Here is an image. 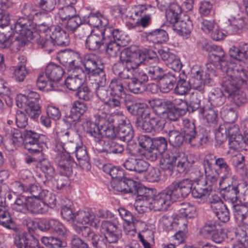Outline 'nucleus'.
Listing matches in <instances>:
<instances>
[{
    "label": "nucleus",
    "mask_w": 248,
    "mask_h": 248,
    "mask_svg": "<svg viewBox=\"0 0 248 248\" xmlns=\"http://www.w3.org/2000/svg\"><path fill=\"white\" fill-rule=\"evenodd\" d=\"M158 61L156 58L147 57L138 49L129 47L121 53L120 61L112 67L114 74L121 78L132 79L136 74L140 73L139 67L151 64V61Z\"/></svg>",
    "instance_id": "f257e3e1"
},
{
    "label": "nucleus",
    "mask_w": 248,
    "mask_h": 248,
    "mask_svg": "<svg viewBox=\"0 0 248 248\" xmlns=\"http://www.w3.org/2000/svg\"><path fill=\"white\" fill-rule=\"evenodd\" d=\"M184 123V133L177 130L169 131V141L173 147H180L185 141L193 147L200 148L208 142L209 133L205 128H196L194 124L187 119L185 120Z\"/></svg>",
    "instance_id": "f03ea898"
},
{
    "label": "nucleus",
    "mask_w": 248,
    "mask_h": 248,
    "mask_svg": "<svg viewBox=\"0 0 248 248\" xmlns=\"http://www.w3.org/2000/svg\"><path fill=\"white\" fill-rule=\"evenodd\" d=\"M94 123L90 120H86L82 124L85 131L93 137L96 142L101 143L103 137L102 131L104 136L110 140L118 139L117 132L114 130L115 123V116H111L103 110L99 109L95 115Z\"/></svg>",
    "instance_id": "7ed1b4c3"
},
{
    "label": "nucleus",
    "mask_w": 248,
    "mask_h": 248,
    "mask_svg": "<svg viewBox=\"0 0 248 248\" xmlns=\"http://www.w3.org/2000/svg\"><path fill=\"white\" fill-rule=\"evenodd\" d=\"M38 36L36 42L50 53L54 46H65L70 44L68 34L60 25L49 27L45 23L39 24L37 27Z\"/></svg>",
    "instance_id": "20e7f679"
},
{
    "label": "nucleus",
    "mask_w": 248,
    "mask_h": 248,
    "mask_svg": "<svg viewBox=\"0 0 248 248\" xmlns=\"http://www.w3.org/2000/svg\"><path fill=\"white\" fill-rule=\"evenodd\" d=\"M227 70L222 71L226 74L222 82V88L224 92L230 95L240 90L243 83L248 80V71L237 64H231Z\"/></svg>",
    "instance_id": "39448f33"
},
{
    "label": "nucleus",
    "mask_w": 248,
    "mask_h": 248,
    "mask_svg": "<svg viewBox=\"0 0 248 248\" xmlns=\"http://www.w3.org/2000/svg\"><path fill=\"white\" fill-rule=\"evenodd\" d=\"M63 73L61 66L49 63L46 66L45 72L40 73L36 81L37 86L41 90L56 91L57 90V82L61 79Z\"/></svg>",
    "instance_id": "423d86ee"
},
{
    "label": "nucleus",
    "mask_w": 248,
    "mask_h": 248,
    "mask_svg": "<svg viewBox=\"0 0 248 248\" xmlns=\"http://www.w3.org/2000/svg\"><path fill=\"white\" fill-rule=\"evenodd\" d=\"M205 71L199 70L195 71L192 70L189 81L192 88L199 92L201 93L204 92L205 83L213 78L216 76V72L215 70V65L211 63L206 64Z\"/></svg>",
    "instance_id": "0eeeda50"
},
{
    "label": "nucleus",
    "mask_w": 248,
    "mask_h": 248,
    "mask_svg": "<svg viewBox=\"0 0 248 248\" xmlns=\"http://www.w3.org/2000/svg\"><path fill=\"white\" fill-rule=\"evenodd\" d=\"M13 208L20 212L26 213L29 211L35 214H44L47 211V206L41 200L25 197L23 195H20L16 199Z\"/></svg>",
    "instance_id": "6e6552de"
},
{
    "label": "nucleus",
    "mask_w": 248,
    "mask_h": 248,
    "mask_svg": "<svg viewBox=\"0 0 248 248\" xmlns=\"http://www.w3.org/2000/svg\"><path fill=\"white\" fill-rule=\"evenodd\" d=\"M23 140L25 148L31 154H38L46 146L47 141L46 137L32 130H22Z\"/></svg>",
    "instance_id": "1a4fd4ad"
},
{
    "label": "nucleus",
    "mask_w": 248,
    "mask_h": 248,
    "mask_svg": "<svg viewBox=\"0 0 248 248\" xmlns=\"http://www.w3.org/2000/svg\"><path fill=\"white\" fill-rule=\"evenodd\" d=\"M38 25L34 24L29 18L21 17L15 23L13 30L17 34L29 38H33L34 36L36 39L38 34L34 31Z\"/></svg>",
    "instance_id": "9d476101"
},
{
    "label": "nucleus",
    "mask_w": 248,
    "mask_h": 248,
    "mask_svg": "<svg viewBox=\"0 0 248 248\" xmlns=\"http://www.w3.org/2000/svg\"><path fill=\"white\" fill-rule=\"evenodd\" d=\"M77 233L91 242L93 248H107L108 243L105 237L94 232L88 226L77 227Z\"/></svg>",
    "instance_id": "9b49d317"
},
{
    "label": "nucleus",
    "mask_w": 248,
    "mask_h": 248,
    "mask_svg": "<svg viewBox=\"0 0 248 248\" xmlns=\"http://www.w3.org/2000/svg\"><path fill=\"white\" fill-rule=\"evenodd\" d=\"M124 104L127 110L133 115L138 116L139 117L144 119L150 117V112L152 109L145 104L137 102L131 95H125Z\"/></svg>",
    "instance_id": "f8f14e48"
},
{
    "label": "nucleus",
    "mask_w": 248,
    "mask_h": 248,
    "mask_svg": "<svg viewBox=\"0 0 248 248\" xmlns=\"http://www.w3.org/2000/svg\"><path fill=\"white\" fill-rule=\"evenodd\" d=\"M118 139L125 142L130 141L134 137L133 127L128 119L124 116H115Z\"/></svg>",
    "instance_id": "ddd939ff"
},
{
    "label": "nucleus",
    "mask_w": 248,
    "mask_h": 248,
    "mask_svg": "<svg viewBox=\"0 0 248 248\" xmlns=\"http://www.w3.org/2000/svg\"><path fill=\"white\" fill-rule=\"evenodd\" d=\"M135 179L140 180L138 175L134 177L124 178L118 181H114L111 183L109 190H112L116 194H124L134 192L136 189V181Z\"/></svg>",
    "instance_id": "4468645a"
},
{
    "label": "nucleus",
    "mask_w": 248,
    "mask_h": 248,
    "mask_svg": "<svg viewBox=\"0 0 248 248\" xmlns=\"http://www.w3.org/2000/svg\"><path fill=\"white\" fill-rule=\"evenodd\" d=\"M226 137L229 138V145L230 148L234 150H238L242 148L245 144L243 136L239 133L238 125L232 123L226 125L225 127Z\"/></svg>",
    "instance_id": "2eb2a0df"
},
{
    "label": "nucleus",
    "mask_w": 248,
    "mask_h": 248,
    "mask_svg": "<svg viewBox=\"0 0 248 248\" xmlns=\"http://www.w3.org/2000/svg\"><path fill=\"white\" fill-rule=\"evenodd\" d=\"M209 53L210 63L214 64L215 67L216 64H218L221 71L227 70L226 69L230 67L231 64H235L227 60V55L219 46L214 45Z\"/></svg>",
    "instance_id": "dca6fc26"
},
{
    "label": "nucleus",
    "mask_w": 248,
    "mask_h": 248,
    "mask_svg": "<svg viewBox=\"0 0 248 248\" xmlns=\"http://www.w3.org/2000/svg\"><path fill=\"white\" fill-rule=\"evenodd\" d=\"M56 162L60 174L69 177L72 175L73 167L76 164L73 158L67 153L57 155Z\"/></svg>",
    "instance_id": "f3484780"
},
{
    "label": "nucleus",
    "mask_w": 248,
    "mask_h": 248,
    "mask_svg": "<svg viewBox=\"0 0 248 248\" xmlns=\"http://www.w3.org/2000/svg\"><path fill=\"white\" fill-rule=\"evenodd\" d=\"M196 185L193 188L192 195L195 198H202L208 196L213 190L214 184L203 177H199L195 181Z\"/></svg>",
    "instance_id": "a211bd4d"
},
{
    "label": "nucleus",
    "mask_w": 248,
    "mask_h": 248,
    "mask_svg": "<svg viewBox=\"0 0 248 248\" xmlns=\"http://www.w3.org/2000/svg\"><path fill=\"white\" fill-rule=\"evenodd\" d=\"M148 81V77L145 71H141L136 74L135 78L127 83L129 91L135 94H140L145 91V83Z\"/></svg>",
    "instance_id": "6ab92c4d"
},
{
    "label": "nucleus",
    "mask_w": 248,
    "mask_h": 248,
    "mask_svg": "<svg viewBox=\"0 0 248 248\" xmlns=\"http://www.w3.org/2000/svg\"><path fill=\"white\" fill-rule=\"evenodd\" d=\"M142 198L149 202V205L152 204L153 207L156 211L166 210L171 204L163 190L156 195L154 199L151 196H144Z\"/></svg>",
    "instance_id": "aec40b11"
},
{
    "label": "nucleus",
    "mask_w": 248,
    "mask_h": 248,
    "mask_svg": "<svg viewBox=\"0 0 248 248\" xmlns=\"http://www.w3.org/2000/svg\"><path fill=\"white\" fill-rule=\"evenodd\" d=\"M106 38V32L104 30L92 32L86 40V48L89 50H97L103 47Z\"/></svg>",
    "instance_id": "412c9836"
},
{
    "label": "nucleus",
    "mask_w": 248,
    "mask_h": 248,
    "mask_svg": "<svg viewBox=\"0 0 248 248\" xmlns=\"http://www.w3.org/2000/svg\"><path fill=\"white\" fill-rule=\"evenodd\" d=\"M13 237L14 245L16 248H33L39 246L38 240L32 235L16 232Z\"/></svg>",
    "instance_id": "4be33fe9"
},
{
    "label": "nucleus",
    "mask_w": 248,
    "mask_h": 248,
    "mask_svg": "<svg viewBox=\"0 0 248 248\" xmlns=\"http://www.w3.org/2000/svg\"><path fill=\"white\" fill-rule=\"evenodd\" d=\"M84 73L81 68H77L73 70L71 75L69 76L65 80V85L70 90L76 91L82 84Z\"/></svg>",
    "instance_id": "5701e85b"
},
{
    "label": "nucleus",
    "mask_w": 248,
    "mask_h": 248,
    "mask_svg": "<svg viewBox=\"0 0 248 248\" xmlns=\"http://www.w3.org/2000/svg\"><path fill=\"white\" fill-rule=\"evenodd\" d=\"M143 40L154 44H161L169 39L167 32L162 29H158L149 32H143L141 35Z\"/></svg>",
    "instance_id": "b1692460"
},
{
    "label": "nucleus",
    "mask_w": 248,
    "mask_h": 248,
    "mask_svg": "<svg viewBox=\"0 0 248 248\" xmlns=\"http://www.w3.org/2000/svg\"><path fill=\"white\" fill-rule=\"evenodd\" d=\"M119 213L122 219L126 223V226H124L125 234L131 236L134 235L136 230L135 225L138 220L133 217L131 212L124 208L120 209Z\"/></svg>",
    "instance_id": "393cba45"
},
{
    "label": "nucleus",
    "mask_w": 248,
    "mask_h": 248,
    "mask_svg": "<svg viewBox=\"0 0 248 248\" xmlns=\"http://www.w3.org/2000/svg\"><path fill=\"white\" fill-rule=\"evenodd\" d=\"M179 78L178 73L169 72L165 74L159 80V88L163 93L170 92L176 84L178 78Z\"/></svg>",
    "instance_id": "a878e982"
},
{
    "label": "nucleus",
    "mask_w": 248,
    "mask_h": 248,
    "mask_svg": "<svg viewBox=\"0 0 248 248\" xmlns=\"http://www.w3.org/2000/svg\"><path fill=\"white\" fill-rule=\"evenodd\" d=\"M18 61L17 64L11 67L10 70L15 79L18 82H22L29 74L26 66L27 59L24 56L21 55L18 57Z\"/></svg>",
    "instance_id": "bb28decb"
},
{
    "label": "nucleus",
    "mask_w": 248,
    "mask_h": 248,
    "mask_svg": "<svg viewBox=\"0 0 248 248\" xmlns=\"http://www.w3.org/2000/svg\"><path fill=\"white\" fill-rule=\"evenodd\" d=\"M36 167L39 168L45 174L46 180L43 181V183L46 186H50V181L53 180V177L56 174L52 164L47 159H43L37 162Z\"/></svg>",
    "instance_id": "cd10ccee"
},
{
    "label": "nucleus",
    "mask_w": 248,
    "mask_h": 248,
    "mask_svg": "<svg viewBox=\"0 0 248 248\" xmlns=\"http://www.w3.org/2000/svg\"><path fill=\"white\" fill-rule=\"evenodd\" d=\"M88 110L87 105L80 101H75L72 104L70 114L66 117V121L69 123L78 120Z\"/></svg>",
    "instance_id": "c85d7f7f"
},
{
    "label": "nucleus",
    "mask_w": 248,
    "mask_h": 248,
    "mask_svg": "<svg viewBox=\"0 0 248 248\" xmlns=\"http://www.w3.org/2000/svg\"><path fill=\"white\" fill-rule=\"evenodd\" d=\"M205 178L208 182L214 185L217 183L219 176V170L214 168L213 160L206 158L203 161Z\"/></svg>",
    "instance_id": "c756f323"
},
{
    "label": "nucleus",
    "mask_w": 248,
    "mask_h": 248,
    "mask_svg": "<svg viewBox=\"0 0 248 248\" xmlns=\"http://www.w3.org/2000/svg\"><path fill=\"white\" fill-rule=\"evenodd\" d=\"M79 60L82 63L89 74L97 69L98 66L102 64L99 57L93 53L86 54L83 58L80 57Z\"/></svg>",
    "instance_id": "7c9ffc66"
},
{
    "label": "nucleus",
    "mask_w": 248,
    "mask_h": 248,
    "mask_svg": "<svg viewBox=\"0 0 248 248\" xmlns=\"http://www.w3.org/2000/svg\"><path fill=\"white\" fill-rule=\"evenodd\" d=\"M60 61L63 64H68L71 67L70 70L80 68L76 64L77 60L80 59L79 53L72 50H65L59 54Z\"/></svg>",
    "instance_id": "2f4dec72"
},
{
    "label": "nucleus",
    "mask_w": 248,
    "mask_h": 248,
    "mask_svg": "<svg viewBox=\"0 0 248 248\" xmlns=\"http://www.w3.org/2000/svg\"><path fill=\"white\" fill-rule=\"evenodd\" d=\"M170 24H172L173 30L183 36L189 34L192 28V22L187 16H185L182 20L177 19L176 22Z\"/></svg>",
    "instance_id": "473e14b6"
},
{
    "label": "nucleus",
    "mask_w": 248,
    "mask_h": 248,
    "mask_svg": "<svg viewBox=\"0 0 248 248\" xmlns=\"http://www.w3.org/2000/svg\"><path fill=\"white\" fill-rule=\"evenodd\" d=\"M159 104L155 107L154 111L159 115H163L165 118L172 121H178L182 116L174 108L166 109L164 105L158 101Z\"/></svg>",
    "instance_id": "72a5a7b5"
},
{
    "label": "nucleus",
    "mask_w": 248,
    "mask_h": 248,
    "mask_svg": "<svg viewBox=\"0 0 248 248\" xmlns=\"http://www.w3.org/2000/svg\"><path fill=\"white\" fill-rule=\"evenodd\" d=\"M151 58H152V57ZM154 58L155 57H153V58ZM156 58L158 59L157 57ZM151 62V64L145 65V66H148L146 68V72H145L147 73V76L148 77V81L149 78L152 80L156 81H159L165 74L164 73V70L162 67L156 65H154V63H158L159 60H158V61L156 62H155L154 60H152Z\"/></svg>",
    "instance_id": "f704fd0d"
},
{
    "label": "nucleus",
    "mask_w": 248,
    "mask_h": 248,
    "mask_svg": "<svg viewBox=\"0 0 248 248\" xmlns=\"http://www.w3.org/2000/svg\"><path fill=\"white\" fill-rule=\"evenodd\" d=\"M211 209L218 219L223 222H226L230 219V213L226 205L223 202L214 203L211 206Z\"/></svg>",
    "instance_id": "c9c22d12"
},
{
    "label": "nucleus",
    "mask_w": 248,
    "mask_h": 248,
    "mask_svg": "<svg viewBox=\"0 0 248 248\" xmlns=\"http://www.w3.org/2000/svg\"><path fill=\"white\" fill-rule=\"evenodd\" d=\"M102 149L101 152L107 154H121L124 151L123 145L117 143L115 140H103Z\"/></svg>",
    "instance_id": "e433bc0d"
},
{
    "label": "nucleus",
    "mask_w": 248,
    "mask_h": 248,
    "mask_svg": "<svg viewBox=\"0 0 248 248\" xmlns=\"http://www.w3.org/2000/svg\"><path fill=\"white\" fill-rule=\"evenodd\" d=\"M16 186L17 187L19 190L28 192L31 195V196H25V197H31L38 199V200H40L41 198H42L43 192L45 191V190L43 189L40 186L36 185L26 186L19 182H17L16 183Z\"/></svg>",
    "instance_id": "4c0bfd02"
},
{
    "label": "nucleus",
    "mask_w": 248,
    "mask_h": 248,
    "mask_svg": "<svg viewBox=\"0 0 248 248\" xmlns=\"http://www.w3.org/2000/svg\"><path fill=\"white\" fill-rule=\"evenodd\" d=\"M85 21L89 25L97 28L100 26L105 27L108 24V20L99 12H91Z\"/></svg>",
    "instance_id": "58836bf2"
},
{
    "label": "nucleus",
    "mask_w": 248,
    "mask_h": 248,
    "mask_svg": "<svg viewBox=\"0 0 248 248\" xmlns=\"http://www.w3.org/2000/svg\"><path fill=\"white\" fill-rule=\"evenodd\" d=\"M233 214L235 220L241 223L248 215V204L247 203L232 204Z\"/></svg>",
    "instance_id": "ea45409f"
},
{
    "label": "nucleus",
    "mask_w": 248,
    "mask_h": 248,
    "mask_svg": "<svg viewBox=\"0 0 248 248\" xmlns=\"http://www.w3.org/2000/svg\"><path fill=\"white\" fill-rule=\"evenodd\" d=\"M62 238L59 236H43L41 241L48 248H62L67 246L66 241Z\"/></svg>",
    "instance_id": "a19ab883"
},
{
    "label": "nucleus",
    "mask_w": 248,
    "mask_h": 248,
    "mask_svg": "<svg viewBox=\"0 0 248 248\" xmlns=\"http://www.w3.org/2000/svg\"><path fill=\"white\" fill-rule=\"evenodd\" d=\"M156 113L155 115L154 111L151 110L150 112V117H147L149 119L150 127H151V133H158L162 131L165 125V121Z\"/></svg>",
    "instance_id": "79ce46f5"
},
{
    "label": "nucleus",
    "mask_w": 248,
    "mask_h": 248,
    "mask_svg": "<svg viewBox=\"0 0 248 248\" xmlns=\"http://www.w3.org/2000/svg\"><path fill=\"white\" fill-rule=\"evenodd\" d=\"M168 7L169 8L166 10L167 19L170 23H175L180 18V16L182 12V8L180 5L175 2L171 3Z\"/></svg>",
    "instance_id": "37998d69"
},
{
    "label": "nucleus",
    "mask_w": 248,
    "mask_h": 248,
    "mask_svg": "<svg viewBox=\"0 0 248 248\" xmlns=\"http://www.w3.org/2000/svg\"><path fill=\"white\" fill-rule=\"evenodd\" d=\"M74 154L80 166L84 169L90 168V158L85 146H79Z\"/></svg>",
    "instance_id": "c03bdc74"
},
{
    "label": "nucleus",
    "mask_w": 248,
    "mask_h": 248,
    "mask_svg": "<svg viewBox=\"0 0 248 248\" xmlns=\"http://www.w3.org/2000/svg\"><path fill=\"white\" fill-rule=\"evenodd\" d=\"M220 115L226 123H234L237 119L238 112L236 109L230 106H225L221 109Z\"/></svg>",
    "instance_id": "a18cd8bd"
},
{
    "label": "nucleus",
    "mask_w": 248,
    "mask_h": 248,
    "mask_svg": "<svg viewBox=\"0 0 248 248\" xmlns=\"http://www.w3.org/2000/svg\"><path fill=\"white\" fill-rule=\"evenodd\" d=\"M198 92L197 91L192 93L190 95L189 104L188 105L189 112L197 113L199 114L203 111L204 106H201V99L198 97Z\"/></svg>",
    "instance_id": "49530a36"
},
{
    "label": "nucleus",
    "mask_w": 248,
    "mask_h": 248,
    "mask_svg": "<svg viewBox=\"0 0 248 248\" xmlns=\"http://www.w3.org/2000/svg\"><path fill=\"white\" fill-rule=\"evenodd\" d=\"M13 125H4L3 128V132L5 135L11 138L13 142H21L23 140V132L19 128L13 127Z\"/></svg>",
    "instance_id": "de8ad7c7"
},
{
    "label": "nucleus",
    "mask_w": 248,
    "mask_h": 248,
    "mask_svg": "<svg viewBox=\"0 0 248 248\" xmlns=\"http://www.w3.org/2000/svg\"><path fill=\"white\" fill-rule=\"evenodd\" d=\"M160 159V164L162 168L165 170H168L171 173L173 168L174 163L176 162V155H174L172 153H165Z\"/></svg>",
    "instance_id": "09e8293b"
},
{
    "label": "nucleus",
    "mask_w": 248,
    "mask_h": 248,
    "mask_svg": "<svg viewBox=\"0 0 248 248\" xmlns=\"http://www.w3.org/2000/svg\"><path fill=\"white\" fill-rule=\"evenodd\" d=\"M26 113L31 119L37 118L41 114V108L37 102H31L23 103Z\"/></svg>",
    "instance_id": "8fccbe9b"
},
{
    "label": "nucleus",
    "mask_w": 248,
    "mask_h": 248,
    "mask_svg": "<svg viewBox=\"0 0 248 248\" xmlns=\"http://www.w3.org/2000/svg\"><path fill=\"white\" fill-rule=\"evenodd\" d=\"M163 191L168 197L171 203L177 201L180 198H183L176 181L172 183Z\"/></svg>",
    "instance_id": "3c124183"
},
{
    "label": "nucleus",
    "mask_w": 248,
    "mask_h": 248,
    "mask_svg": "<svg viewBox=\"0 0 248 248\" xmlns=\"http://www.w3.org/2000/svg\"><path fill=\"white\" fill-rule=\"evenodd\" d=\"M26 37L18 34H17V35H15L14 36H11V35L10 38V47L14 51H19L21 47L26 45L28 41L33 39Z\"/></svg>",
    "instance_id": "603ef678"
},
{
    "label": "nucleus",
    "mask_w": 248,
    "mask_h": 248,
    "mask_svg": "<svg viewBox=\"0 0 248 248\" xmlns=\"http://www.w3.org/2000/svg\"><path fill=\"white\" fill-rule=\"evenodd\" d=\"M108 36V38H106L103 47L106 50V53L110 57H116L119 53L120 46L119 44L113 41L109 36Z\"/></svg>",
    "instance_id": "864d4df0"
},
{
    "label": "nucleus",
    "mask_w": 248,
    "mask_h": 248,
    "mask_svg": "<svg viewBox=\"0 0 248 248\" xmlns=\"http://www.w3.org/2000/svg\"><path fill=\"white\" fill-rule=\"evenodd\" d=\"M224 190V198L232 204L236 203L240 198V187L233 186L232 188H222Z\"/></svg>",
    "instance_id": "5fc2aeb1"
},
{
    "label": "nucleus",
    "mask_w": 248,
    "mask_h": 248,
    "mask_svg": "<svg viewBox=\"0 0 248 248\" xmlns=\"http://www.w3.org/2000/svg\"><path fill=\"white\" fill-rule=\"evenodd\" d=\"M90 74H91L93 78L96 87L103 86L106 85V75L104 70V66L103 64H101L97 69L94 70L93 72Z\"/></svg>",
    "instance_id": "6e6d98bb"
},
{
    "label": "nucleus",
    "mask_w": 248,
    "mask_h": 248,
    "mask_svg": "<svg viewBox=\"0 0 248 248\" xmlns=\"http://www.w3.org/2000/svg\"><path fill=\"white\" fill-rule=\"evenodd\" d=\"M40 99L39 94L33 91H30L26 94L21 95L17 97L16 105L18 108L23 107V103H28L29 101L38 103Z\"/></svg>",
    "instance_id": "4d7b16f0"
},
{
    "label": "nucleus",
    "mask_w": 248,
    "mask_h": 248,
    "mask_svg": "<svg viewBox=\"0 0 248 248\" xmlns=\"http://www.w3.org/2000/svg\"><path fill=\"white\" fill-rule=\"evenodd\" d=\"M219 185L222 188H232L233 186L240 187L241 185L238 180L232 176L231 173L222 176Z\"/></svg>",
    "instance_id": "13d9d810"
},
{
    "label": "nucleus",
    "mask_w": 248,
    "mask_h": 248,
    "mask_svg": "<svg viewBox=\"0 0 248 248\" xmlns=\"http://www.w3.org/2000/svg\"><path fill=\"white\" fill-rule=\"evenodd\" d=\"M51 184L49 186L53 185L57 189H62L70 185L69 177L62 174L57 175L55 174L53 177V180L50 181Z\"/></svg>",
    "instance_id": "bf43d9fd"
},
{
    "label": "nucleus",
    "mask_w": 248,
    "mask_h": 248,
    "mask_svg": "<svg viewBox=\"0 0 248 248\" xmlns=\"http://www.w3.org/2000/svg\"><path fill=\"white\" fill-rule=\"evenodd\" d=\"M199 117H203L208 123L215 124L217 122L218 117L217 111L214 108L205 107L203 111L199 114Z\"/></svg>",
    "instance_id": "052dcab7"
},
{
    "label": "nucleus",
    "mask_w": 248,
    "mask_h": 248,
    "mask_svg": "<svg viewBox=\"0 0 248 248\" xmlns=\"http://www.w3.org/2000/svg\"><path fill=\"white\" fill-rule=\"evenodd\" d=\"M228 99L238 107H241L246 103L247 98L246 93L240 90L231 95H228Z\"/></svg>",
    "instance_id": "680f3d73"
},
{
    "label": "nucleus",
    "mask_w": 248,
    "mask_h": 248,
    "mask_svg": "<svg viewBox=\"0 0 248 248\" xmlns=\"http://www.w3.org/2000/svg\"><path fill=\"white\" fill-rule=\"evenodd\" d=\"M183 198L186 197L192 192V181L189 179H184L179 182H176Z\"/></svg>",
    "instance_id": "e2e57ef3"
},
{
    "label": "nucleus",
    "mask_w": 248,
    "mask_h": 248,
    "mask_svg": "<svg viewBox=\"0 0 248 248\" xmlns=\"http://www.w3.org/2000/svg\"><path fill=\"white\" fill-rule=\"evenodd\" d=\"M105 171L109 174L113 181L123 179L126 177L124 175V170L116 167L106 166L104 167Z\"/></svg>",
    "instance_id": "0e129e2a"
},
{
    "label": "nucleus",
    "mask_w": 248,
    "mask_h": 248,
    "mask_svg": "<svg viewBox=\"0 0 248 248\" xmlns=\"http://www.w3.org/2000/svg\"><path fill=\"white\" fill-rule=\"evenodd\" d=\"M225 95L221 90H215L211 93L210 96L211 104L213 106H220L225 103Z\"/></svg>",
    "instance_id": "69168bd1"
},
{
    "label": "nucleus",
    "mask_w": 248,
    "mask_h": 248,
    "mask_svg": "<svg viewBox=\"0 0 248 248\" xmlns=\"http://www.w3.org/2000/svg\"><path fill=\"white\" fill-rule=\"evenodd\" d=\"M94 216L88 212L80 211L75 216L74 221L82 224H92Z\"/></svg>",
    "instance_id": "338daca9"
},
{
    "label": "nucleus",
    "mask_w": 248,
    "mask_h": 248,
    "mask_svg": "<svg viewBox=\"0 0 248 248\" xmlns=\"http://www.w3.org/2000/svg\"><path fill=\"white\" fill-rule=\"evenodd\" d=\"M179 79L177 81V85L175 88V92L176 94L179 95H185L188 93L191 88H192L189 80L186 81L184 79L181 78L179 77Z\"/></svg>",
    "instance_id": "774afa93"
}]
</instances>
